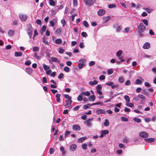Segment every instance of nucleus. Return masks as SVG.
Here are the masks:
<instances>
[{
	"label": "nucleus",
	"mask_w": 156,
	"mask_h": 156,
	"mask_svg": "<svg viewBox=\"0 0 156 156\" xmlns=\"http://www.w3.org/2000/svg\"><path fill=\"white\" fill-rule=\"evenodd\" d=\"M26 30L30 38H31L33 35V29L31 24L30 23L27 24Z\"/></svg>",
	"instance_id": "f257e3e1"
},
{
	"label": "nucleus",
	"mask_w": 156,
	"mask_h": 156,
	"mask_svg": "<svg viewBox=\"0 0 156 156\" xmlns=\"http://www.w3.org/2000/svg\"><path fill=\"white\" fill-rule=\"evenodd\" d=\"M146 29V27L142 23H140L138 27V32L141 33L144 32Z\"/></svg>",
	"instance_id": "f03ea898"
},
{
	"label": "nucleus",
	"mask_w": 156,
	"mask_h": 156,
	"mask_svg": "<svg viewBox=\"0 0 156 156\" xmlns=\"http://www.w3.org/2000/svg\"><path fill=\"white\" fill-rule=\"evenodd\" d=\"M139 135L140 137L143 138H147L149 136L148 133L144 131L140 132L139 134Z\"/></svg>",
	"instance_id": "7ed1b4c3"
},
{
	"label": "nucleus",
	"mask_w": 156,
	"mask_h": 156,
	"mask_svg": "<svg viewBox=\"0 0 156 156\" xmlns=\"http://www.w3.org/2000/svg\"><path fill=\"white\" fill-rule=\"evenodd\" d=\"M84 2L86 5H92L95 2V0H83Z\"/></svg>",
	"instance_id": "20e7f679"
},
{
	"label": "nucleus",
	"mask_w": 156,
	"mask_h": 156,
	"mask_svg": "<svg viewBox=\"0 0 156 156\" xmlns=\"http://www.w3.org/2000/svg\"><path fill=\"white\" fill-rule=\"evenodd\" d=\"M113 27L116 29V31L118 32H119L122 29L121 26H118V23H116L113 25Z\"/></svg>",
	"instance_id": "39448f33"
},
{
	"label": "nucleus",
	"mask_w": 156,
	"mask_h": 156,
	"mask_svg": "<svg viewBox=\"0 0 156 156\" xmlns=\"http://www.w3.org/2000/svg\"><path fill=\"white\" fill-rule=\"evenodd\" d=\"M20 18L22 21H25L28 18V16L26 15L20 14L19 15Z\"/></svg>",
	"instance_id": "423d86ee"
},
{
	"label": "nucleus",
	"mask_w": 156,
	"mask_h": 156,
	"mask_svg": "<svg viewBox=\"0 0 156 156\" xmlns=\"http://www.w3.org/2000/svg\"><path fill=\"white\" fill-rule=\"evenodd\" d=\"M114 84L113 82H107L105 84L107 85H108L110 86H111L112 88V89H114L115 87H118V85L117 84H116L115 85H113V84Z\"/></svg>",
	"instance_id": "0eeeda50"
},
{
	"label": "nucleus",
	"mask_w": 156,
	"mask_h": 156,
	"mask_svg": "<svg viewBox=\"0 0 156 156\" xmlns=\"http://www.w3.org/2000/svg\"><path fill=\"white\" fill-rule=\"evenodd\" d=\"M101 134L99 136V137L100 138H102L105 135L108 134L109 133V131L108 130H104L101 131Z\"/></svg>",
	"instance_id": "6e6552de"
},
{
	"label": "nucleus",
	"mask_w": 156,
	"mask_h": 156,
	"mask_svg": "<svg viewBox=\"0 0 156 156\" xmlns=\"http://www.w3.org/2000/svg\"><path fill=\"white\" fill-rule=\"evenodd\" d=\"M138 97L141 99L140 104H144V101L146 100L145 96L142 94H139L138 95Z\"/></svg>",
	"instance_id": "1a4fd4ad"
},
{
	"label": "nucleus",
	"mask_w": 156,
	"mask_h": 156,
	"mask_svg": "<svg viewBox=\"0 0 156 156\" xmlns=\"http://www.w3.org/2000/svg\"><path fill=\"white\" fill-rule=\"evenodd\" d=\"M65 102L66 104L65 106L66 107V108H69L70 107L72 103V101L71 100H66Z\"/></svg>",
	"instance_id": "9d476101"
},
{
	"label": "nucleus",
	"mask_w": 156,
	"mask_h": 156,
	"mask_svg": "<svg viewBox=\"0 0 156 156\" xmlns=\"http://www.w3.org/2000/svg\"><path fill=\"white\" fill-rule=\"evenodd\" d=\"M105 13V10L103 9H100L98 12V15L100 16L103 15Z\"/></svg>",
	"instance_id": "9b49d317"
},
{
	"label": "nucleus",
	"mask_w": 156,
	"mask_h": 156,
	"mask_svg": "<svg viewBox=\"0 0 156 156\" xmlns=\"http://www.w3.org/2000/svg\"><path fill=\"white\" fill-rule=\"evenodd\" d=\"M73 129L75 131H78L81 128L79 125H74L73 126Z\"/></svg>",
	"instance_id": "f8f14e48"
},
{
	"label": "nucleus",
	"mask_w": 156,
	"mask_h": 156,
	"mask_svg": "<svg viewBox=\"0 0 156 156\" xmlns=\"http://www.w3.org/2000/svg\"><path fill=\"white\" fill-rule=\"evenodd\" d=\"M96 113L97 114H105L106 112L103 109H99L96 110Z\"/></svg>",
	"instance_id": "ddd939ff"
},
{
	"label": "nucleus",
	"mask_w": 156,
	"mask_h": 156,
	"mask_svg": "<svg viewBox=\"0 0 156 156\" xmlns=\"http://www.w3.org/2000/svg\"><path fill=\"white\" fill-rule=\"evenodd\" d=\"M77 146L75 144H73L71 145L70 147V150L72 151H74L76 148Z\"/></svg>",
	"instance_id": "4468645a"
},
{
	"label": "nucleus",
	"mask_w": 156,
	"mask_h": 156,
	"mask_svg": "<svg viewBox=\"0 0 156 156\" xmlns=\"http://www.w3.org/2000/svg\"><path fill=\"white\" fill-rule=\"evenodd\" d=\"M150 47V44L148 42H146L143 45V48L144 49H148Z\"/></svg>",
	"instance_id": "2eb2a0df"
},
{
	"label": "nucleus",
	"mask_w": 156,
	"mask_h": 156,
	"mask_svg": "<svg viewBox=\"0 0 156 156\" xmlns=\"http://www.w3.org/2000/svg\"><path fill=\"white\" fill-rule=\"evenodd\" d=\"M61 95L59 94H57L55 95L56 101L58 103L60 102L61 100L60 97Z\"/></svg>",
	"instance_id": "dca6fc26"
},
{
	"label": "nucleus",
	"mask_w": 156,
	"mask_h": 156,
	"mask_svg": "<svg viewBox=\"0 0 156 156\" xmlns=\"http://www.w3.org/2000/svg\"><path fill=\"white\" fill-rule=\"evenodd\" d=\"M144 140L149 143H151L154 142L155 140V139L153 138H145L144 139Z\"/></svg>",
	"instance_id": "f3484780"
},
{
	"label": "nucleus",
	"mask_w": 156,
	"mask_h": 156,
	"mask_svg": "<svg viewBox=\"0 0 156 156\" xmlns=\"http://www.w3.org/2000/svg\"><path fill=\"white\" fill-rule=\"evenodd\" d=\"M25 70L26 72L29 74H31L32 73L33 70L30 68H27Z\"/></svg>",
	"instance_id": "a211bd4d"
},
{
	"label": "nucleus",
	"mask_w": 156,
	"mask_h": 156,
	"mask_svg": "<svg viewBox=\"0 0 156 156\" xmlns=\"http://www.w3.org/2000/svg\"><path fill=\"white\" fill-rule=\"evenodd\" d=\"M80 94L84 96H89L90 95V93L89 91H87L86 92H83L81 93Z\"/></svg>",
	"instance_id": "6ab92c4d"
},
{
	"label": "nucleus",
	"mask_w": 156,
	"mask_h": 156,
	"mask_svg": "<svg viewBox=\"0 0 156 156\" xmlns=\"http://www.w3.org/2000/svg\"><path fill=\"white\" fill-rule=\"evenodd\" d=\"M87 139V137L86 136H85L83 137H82L79 138L78 140V142L79 143H82L85 140H86Z\"/></svg>",
	"instance_id": "aec40b11"
},
{
	"label": "nucleus",
	"mask_w": 156,
	"mask_h": 156,
	"mask_svg": "<svg viewBox=\"0 0 156 156\" xmlns=\"http://www.w3.org/2000/svg\"><path fill=\"white\" fill-rule=\"evenodd\" d=\"M98 83V82L96 80H94L93 81H90L89 82V84L91 86L96 85Z\"/></svg>",
	"instance_id": "412c9836"
},
{
	"label": "nucleus",
	"mask_w": 156,
	"mask_h": 156,
	"mask_svg": "<svg viewBox=\"0 0 156 156\" xmlns=\"http://www.w3.org/2000/svg\"><path fill=\"white\" fill-rule=\"evenodd\" d=\"M51 61L54 62H57L59 63L60 62L59 60L57 58L54 57H52L51 58Z\"/></svg>",
	"instance_id": "4be33fe9"
},
{
	"label": "nucleus",
	"mask_w": 156,
	"mask_h": 156,
	"mask_svg": "<svg viewBox=\"0 0 156 156\" xmlns=\"http://www.w3.org/2000/svg\"><path fill=\"white\" fill-rule=\"evenodd\" d=\"M23 53L21 52H15V55L16 57L21 56L22 55Z\"/></svg>",
	"instance_id": "5701e85b"
},
{
	"label": "nucleus",
	"mask_w": 156,
	"mask_h": 156,
	"mask_svg": "<svg viewBox=\"0 0 156 156\" xmlns=\"http://www.w3.org/2000/svg\"><path fill=\"white\" fill-rule=\"evenodd\" d=\"M122 51L121 50H119L116 53V56L118 57V58L119 57H121V55L122 54Z\"/></svg>",
	"instance_id": "b1692460"
},
{
	"label": "nucleus",
	"mask_w": 156,
	"mask_h": 156,
	"mask_svg": "<svg viewBox=\"0 0 156 156\" xmlns=\"http://www.w3.org/2000/svg\"><path fill=\"white\" fill-rule=\"evenodd\" d=\"M110 17L109 16L104 17L103 19V22L104 23L107 22L110 19Z\"/></svg>",
	"instance_id": "393cba45"
},
{
	"label": "nucleus",
	"mask_w": 156,
	"mask_h": 156,
	"mask_svg": "<svg viewBox=\"0 0 156 156\" xmlns=\"http://www.w3.org/2000/svg\"><path fill=\"white\" fill-rule=\"evenodd\" d=\"M95 96L94 95H92L89 97V99L90 101H94L95 100Z\"/></svg>",
	"instance_id": "a878e982"
},
{
	"label": "nucleus",
	"mask_w": 156,
	"mask_h": 156,
	"mask_svg": "<svg viewBox=\"0 0 156 156\" xmlns=\"http://www.w3.org/2000/svg\"><path fill=\"white\" fill-rule=\"evenodd\" d=\"M56 21V20L54 19L52 20H51L50 21V24L51 26L52 27H54L55 25L54 22Z\"/></svg>",
	"instance_id": "bb28decb"
},
{
	"label": "nucleus",
	"mask_w": 156,
	"mask_h": 156,
	"mask_svg": "<svg viewBox=\"0 0 156 156\" xmlns=\"http://www.w3.org/2000/svg\"><path fill=\"white\" fill-rule=\"evenodd\" d=\"M42 42L46 45H48V43L47 41H46L47 39L45 37H43L42 38Z\"/></svg>",
	"instance_id": "cd10ccee"
},
{
	"label": "nucleus",
	"mask_w": 156,
	"mask_h": 156,
	"mask_svg": "<svg viewBox=\"0 0 156 156\" xmlns=\"http://www.w3.org/2000/svg\"><path fill=\"white\" fill-rule=\"evenodd\" d=\"M43 66L44 69L45 70H47L49 69H50V67L45 64H43Z\"/></svg>",
	"instance_id": "c85d7f7f"
},
{
	"label": "nucleus",
	"mask_w": 156,
	"mask_h": 156,
	"mask_svg": "<svg viewBox=\"0 0 156 156\" xmlns=\"http://www.w3.org/2000/svg\"><path fill=\"white\" fill-rule=\"evenodd\" d=\"M104 125L105 126H107L109 125V123L108 119H105V122L104 123Z\"/></svg>",
	"instance_id": "c756f323"
},
{
	"label": "nucleus",
	"mask_w": 156,
	"mask_h": 156,
	"mask_svg": "<svg viewBox=\"0 0 156 156\" xmlns=\"http://www.w3.org/2000/svg\"><path fill=\"white\" fill-rule=\"evenodd\" d=\"M124 98L127 102H129L130 101V98L128 95H125L124 97Z\"/></svg>",
	"instance_id": "7c9ffc66"
},
{
	"label": "nucleus",
	"mask_w": 156,
	"mask_h": 156,
	"mask_svg": "<svg viewBox=\"0 0 156 156\" xmlns=\"http://www.w3.org/2000/svg\"><path fill=\"white\" fill-rule=\"evenodd\" d=\"M133 120L135 122H137L138 123H140L141 121L140 119L139 118H134L133 119Z\"/></svg>",
	"instance_id": "2f4dec72"
},
{
	"label": "nucleus",
	"mask_w": 156,
	"mask_h": 156,
	"mask_svg": "<svg viewBox=\"0 0 156 156\" xmlns=\"http://www.w3.org/2000/svg\"><path fill=\"white\" fill-rule=\"evenodd\" d=\"M60 149L61 151L62 152L63 155L65 154L66 152L65 151L64 148L63 147H61Z\"/></svg>",
	"instance_id": "473e14b6"
},
{
	"label": "nucleus",
	"mask_w": 156,
	"mask_h": 156,
	"mask_svg": "<svg viewBox=\"0 0 156 156\" xmlns=\"http://www.w3.org/2000/svg\"><path fill=\"white\" fill-rule=\"evenodd\" d=\"M14 31L13 30H10L9 31H8V34L9 35L11 36H13L14 34Z\"/></svg>",
	"instance_id": "72a5a7b5"
},
{
	"label": "nucleus",
	"mask_w": 156,
	"mask_h": 156,
	"mask_svg": "<svg viewBox=\"0 0 156 156\" xmlns=\"http://www.w3.org/2000/svg\"><path fill=\"white\" fill-rule=\"evenodd\" d=\"M142 21L145 25L147 26L148 25V21L147 20L142 19Z\"/></svg>",
	"instance_id": "f704fd0d"
},
{
	"label": "nucleus",
	"mask_w": 156,
	"mask_h": 156,
	"mask_svg": "<svg viewBox=\"0 0 156 156\" xmlns=\"http://www.w3.org/2000/svg\"><path fill=\"white\" fill-rule=\"evenodd\" d=\"M135 83L137 84H141L142 83V82L140 80L137 79L136 80Z\"/></svg>",
	"instance_id": "c9c22d12"
},
{
	"label": "nucleus",
	"mask_w": 156,
	"mask_h": 156,
	"mask_svg": "<svg viewBox=\"0 0 156 156\" xmlns=\"http://www.w3.org/2000/svg\"><path fill=\"white\" fill-rule=\"evenodd\" d=\"M77 100L79 101H82L83 100V97L82 96V95H79L78 97H77Z\"/></svg>",
	"instance_id": "e433bc0d"
},
{
	"label": "nucleus",
	"mask_w": 156,
	"mask_h": 156,
	"mask_svg": "<svg viewBox=\"0 0 156 156\" xmlns=\"http://www.w3.org/2000/svg\"><path fill=\"white\" fill-rule=\"evenodd\" d=\"M113 73V71L112 69H110L107 70V73L108 75H110L112 74Z\"/></svg>",
	"instance_id": "4c0bfd02"
},
{
	"label": "nucleus",
	"mask_w": 156,
	"mask_h": 156,
	"mask_svg": "<svg viewBox=\"0 0 156 156\" xmlns=\"http://www.w3.org/2000/svg\"><path fill=\"white\" fill-rule=\"evenodd\" d=\"M62 41L60 39H57L55 40V42L57 44H60L61 43Z\"/></svg>",
	"instance_id": "58836bf2"
},
{
	"label": "nucleus",
	"mask_w": 156,
	"mask_h": 156,
	"mask_svg": "<svg viewBox=\"0 0 156 156\" xmlns=\"http://www.w3.org/2000/svg\"><path fill=\"white\" fill-rule=\"evenodd\" d=\"M116 5L115 4H111L108 5L109 8H113L116 7Z\"/></svg>",
	"instance_id": "ea45409f"
},
{
	"label": "nucleus",
	"mask_w": 156,
	"mask_h": 156,
	"mask_svg": "<svg viewBox=\"0 0 156 156\" xmlns=\"http://www.w3.org/2000/svg\"><path fill=\"white\" fill-rule=\"evenodd\" d=\"M83 24L86 27H89V24L87 21H84L83 22Z\"/></svg>",
	"instance_id": "a19ab883"
},
{
	"label": "nucleus",
	"mask_w": 156,
	"mask_h": 156,
	"mask_svg": "<svg viewBox=\"0 0 156 156\" xmlns=\"http://www.w3.org/2000/svg\"><path fill=\"white\" fill-rule=\"evenodd\" d=\"M87 144H83L82 145V148L83 150H85L87 149Z\"/></svg>",
	"instance_id": "79ce46f5"
},
{
	"label": "nucleus",
	"mask_w": 156,
	"mask_h": 156,
	"mask_svg": "<svg viewBox=\"0 0 156 156\" xmlns=\"http://www.w3.org/2000/svg\"><path fill=\"white\" fill-rule=\"evenodd\" d=\"M119 81L120 83H123L124 82V79L122 77H120L119 78Z\"/></svg>",
	"instance_id": "37998d69"
},
{
	"label": "nucleus",
	"mask_w": 156,
	"mask_h": 156,
	"mask_svg": "<svg viewBox=\"0 0 156 156\" xmlns=\"http://www.w3.org/2000/svg\"><path fill=\"white\" fill-rule=\"evenodd\" d=\"M64 97L66 99H68V100H71L72 98L71 97V96H70L68 94H65Z\"/></svg>",
	"instance_id": "c03bdc74"
},
{
	"label": "nucleus",
	"mask_w": 156,
	"mask_h": 156,
	"mask_svg": "<svg viewBox=\"0 0 156 156\" xmlns=\"http://www.w3.org/2000/svg\"><path fill=\"white\" fill-rule=\"evenodd\" d=\"M64 70L66 72L68 73L69 72V68L68 66H66L64 68Z\"/></svg>",
	"instance_id": "a18cd8bd"
},
{
	"label": "nucleus",
	"mask_w": 156,
	"mask_h": 156,
	"mask_svg": "<svg viewBox=\"0 0 156 156\" xmlns=\"http://www.w3.org/2000/svg\"><path fill=\"white\" fill-rule=\"evenodd\" d=\"M34 57L37 59H40L39 57L37 55V52H35L34 53Z\"/></svg>",
	"instance_id": "49530a36"
},
{
	"label": "nucleus",
	"mask_w": 156,
	"mask_h": 156,
	"mask_svg": "<svg viewBox=\"0 0 156 156\" xmlns=\"http://www.w3.org/2000/svg\"><path fill=\"white\" fill-rule=\"evenodd\" d=\"M121 119L123 121L127 122L128 121V119L125 117H121Z\"/></svg>",
	"instance_id": "de8ad7c7"
},
{
	"label": "nucleus",
	"mask_w": 156,
	"mask_h": 156,
	"mask_svg": "<svg viewBox=\"0 0 156 156\" xmlns=\"http://www.w3.org/2000/svg\"><path fill=\"white\" fill-rule=\"evenodd\" d=\"M62 31V29L61 28H58L57 29L56 31V33L58 34H60Z\"/></svg>",
	"instance_id": "09e8293b"
},
{
	"label": "nucleus",
	"mask_w": 156,
	"mask_h": 156,
	"mask_svg": "<svg viewBox=\"0 0 156 156\" xmlns=\"http://www.w3.org/2000/svg\"><path fill=\"white\" fill-rule=\"evenodd\" d=\"M90 106V104H87V105H84L83 106V108L85 109H86L88 108H89V107Z\"/></svg>",
	"instance_id": "8fccbe9b"
},
{
	"label": "nucleus",
	"mask_w": 156,
	"mask_h": 156,
	"mask_svg": "<svg viewBox=\"0 0 156 156\" xmlns=\"http://www.w3.org/2000/svg\"><path fill=\"white\" fill-rule=\"evenodd\" d=\"M81 34L83 37H86L88 36L87 33L84 32H82Z\"/></svg>",
	"instance_id": "3c124183"
},
{
	"label": "nucleus",
	"mask_w": 156,
	"mask_h": 156,
	"mask_svg": "<svg viewBox=\"0 0 156 156\" xmlns=\"http://www.w3.org/2000/svg\"><path fill=\"white\" fill-rule=\"evenodd\" d=\"M84 66V64L83 63H79L78 64V66L80 69L82 68Z\"/></svg>",
	"instance_id": "603ef678"
},
{
	"label": "nucleus",
	"mask_w": 156,
	"mask_h": 156,
	"mask_svg": "<svg viewBox=\"0 0 156 156\" xmlns=\"http://www.w3.org/2000/svg\"><path fill=\"white\" fill-rule=\"evenodd\" d=\"M126 105L129 107H133L134 106L133 104L131 103H126Z\"/></svg>",
	"instance_id": "864d4df0"
},
{
	"label": "nucleus",
	"mask_w": 156,
	"mask_h": 156,
	"mask_svg": "<svg viewBox=\"0 0 156 156\" xmlns=\"http://www.w3.org/2000/svg\"><path fill=\"white\" fill-rule=\"evenodd\" d=\"M31 63V61L30 60L26 61L25 63V65L29 66L30 65Z\"/></svg>",
	"instance_id": "5fc2aeb1"
},
{
	"label": "nucleus",
	"mask_w": 156,
	"mask_h": 156,
	"mask_svg": "<svg viewBox=\"0 0 156 156\" xmlns=\"http://www.w3.org/2000/svg\"><path fill=\"white\" fill-rule=\"evenodd\" d=\"M102 89V87L100 84H98L97 85L96 87L97 90H101Z\"/></svg>",
	"instance_id": "6e6d98bb"
},
{
	"label": "nucleus",
	"mask_w": 156,
	"mask_h": 156,
	"mask_svg": "<svg viewBox=\"0 0 156 156\" xmlns=\"http://www.w3.org/2000/svg\"><path fill=\"white\" fill-rule=\"evenodd\" d=\"M55 151L54 149L52 148L49 149V153L51 154H52Z\"/></svg>",
	"instance_id": "4d7b16f0"
},
{
	"label": "nucleus",
	"mask_w": 156,
	"mask_h": 156,
	"mask_svg": "<svg viewBox=\"0 0 156 156\" xmlns=\"http://www.w3.org/2000/svg\"><path fill=\"white\" fill-rule=\"evenodd\" d=\"M49 3L50 5L51 6H55V3L54 1H50Z\"/></svg>",
	"instance_id": "13d9d810"
},
{
	"label": "nucleus",
	"mask_w": 156,
	"mask_h": 156,
	"mask_svg": "<svg viewBox=\"0 0 156 156\" xmlns=\"http://www.w3.org/2000/svg\"><path fill=\"white\" fill-rule=\"evenodd\" d=\"M71 133V132L68 131H66L65 132V137H67V136L69 135Z\"/></svg>",
	"instance_id": "bf43d9fd"
},
{
	"label": "nucleus",
	"mask_w": 156,
	"mask_h": 156,
	"mask_svg": "<svg viewBox=\"0 0 156 156\" xmlns=\"http://www.w3.org/2000/svg\"><path fill=\"white\" fill-rule=\"evenodd\" d=\"M33 51H39V48L37 47H34L33 48Z\"/></svg>",
	"instance_id": "052dcab7"
},
{
	"label": "nucleus",
	"mask_w": 156,
	"mask_h": 156,
	"mask_svg": "<svg viewBox=\"0 0 156 156\" xmlns=\"http://www.w3.org/2000/svg\"><path fill=\"white\" fill-rule=\"evenodd\" d=\"M105 79V76L104 75H101L99 77V79L101 80H104Z\"/></svg>",
	"instance_id": "680f3d73"
},
{
	"label": "nucleus",
	"mask_w": 156,
	"mask_h": 156,
	"mask_svg": "<svg viewBox=\"0 0 156 156\" xmlns=\"http://www.w3.org/2000/svg\"><path fill=\"white\" fill-rule=\"evenodd\" d=\"M38 33L37 31L36 30H35L34 31V35H33V39H34V37L36 36L37 35Z\"/></svg>",
	"instance_id": "e2e57ef3"
},
{
	"label": "nucleus",
	"mask_w": 156,
	"mask_h": 156,
	"mask_svg": "<svg viewBox=\"0 0 156 156\" xmlns=\"http://www.w3.org/2000/svg\"><path fill=\"white\" fill-rule=\"evenodd\" d=\"M61 22L62 23V24L63 27H64L66 24V22L65 20L63 19L61 20Z\"/></svg>",
	"instance_id": "0e129e2a"
},
{
	"label": "nucleus",
	"mask_w": 156,
	"mask_h": 156,
	"mask_svg": "<svg viewBox=\"0 0 156 156\" xmlns=\"http://www.w3.org/2000/svg\"><path fill=\"white\" fill-rule=\"evenodd\" d=\"M64 75L63 73H60L58 76V78L59 79H61L63 77Z\"/></svg>",
	"instance_id": "69168bd1"
},
{
	"label": "nucleus",
	"mask_w": 156,
	"mask_h": 156,
	"mask_svg": "<svg viewBox=\"0 0 156 156\" xmlns=\"http://www.w3.org/2000/svg\"><path fill=\"white\" fill-rule=\"evenodd\" d=\"M131 84V82L129 80H128L126 81V82L125 83V84L126 86H128Z\"/></svg>",
	"instance_id": "338daca9"
},
{
	"label": "nucleus",
	"mask_w": 156,
	"mask_h": 156,
	"mask_svg": "<svg viewBox=\"0 0 156 156\" xmlns=\"http://www.w3.org/2000/svg\"><path fill=\"white\" fill-rule=\"evenodd\" d=\"M64 51V50L62 48H60L58 52L59 53L62 54L63 53Z\"/></svg>",
	"instance_id": "774afa93"
}]
</instances>
